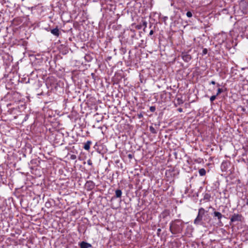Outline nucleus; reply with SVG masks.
I'll use <instances>...</instances> for the list:
<instances>
[{
	"label": "nucleus",
	"mask_w": 248,
	"mask_h": 248,
	"mask_svg": "<svg viewBox=\"0 0 248 248\" xmlns=\"http://www.w3.org/2000/svg\"><path fill=\"white\" fill-rule=\"evenodd\" d=\"M71 116L72 118L76 119L78 118V114L75 109H72L71 111Z\"/></svg>",
	"instance_id": "8"
},
{
	"label": "nucleus",
	"mask_w": 248,
	"mask_h": 248,
	"mask_svg": "<svg viewBox=\"0 0 248 248\" xmlns=\"http://www.w3.org/2000/svg\"><path fill=\"white\" fill-rule=\"evenodd\" d=\"M242 219V216L241 215L234 214L231 217V222L241 221Z\"/></svg>",
	"instance_id": "1"
},
{
	"label": "nucleus",
	"mask_w": 248,
	"mask_h": 248,
	"mask_svg": "<svg viewBox=\"0 0 248 248\" xmlns=\"http://www.w3.org/2000/svg\"><path fill=\"white\" fill-rule=\"evenodd\" d=\"M213 214L214 216L217 217V219L220 221L222 217V214L220 212L217 211H215Z\"/></svg>",
	"instance_id": "6"
},
{
	"label": "nucleus",
	"mask_w": 248,
	"mask_h": 248,
	"mask_svg": "<svg viewBox=\"0 0 248 248\" xmlns=\"http://www.w3.org/2000/svg\"><path fill=\"white\" fill-rule=\"evenodd\" d=\"M51 33L54 35L59 36L60 35V31L58 28H56L51 30Z\"/></svg>",
	"instance_id": "5"
},
{
	"label": "nucleus",
	"mask_w": 248,
	"mask_h": 248,
	"mask_svg": "<svg viewBox=\"0 0 248 248\" xmlns=\"http://www.w3.org/2000/svg\"><path fill=\"white\" fill-rule=\"evenodd\" d=\"M80 248H89L92 247V245L87 242L84 241L80 243Z\"/></svg>",
	"instance_id": "4"
},
{
	"label": "nucleus",
	"mask_w": 248,
	"mask_h": 248,
	"mask_svg": "<svg viewBox=\"0 0 248 248\" xmlns=\"http://www.w3.org/2000/svg\"><path fill=\"white\" fill-rule=\"evenodd\" d=\"M150 130L151 131V133H153V134H155V133H156V130L155 129V128L152 126H150Z\"/></svg>",
	"instance_id": "13"
},
{
	"label": "nucleus",
	"mask_w": 248,
	"mask_h": 248,
	"mask_svg": "<svg viewBox=\"0 0 248 248\" xmlns=\"http://www.w3.org/2000/svg\"><path fill=\"white\" fill-rule=\"evenodd\" d=\"M203 215L198 214L197 217L194 220V223L195 224H199L202 220Z\"/></svg>",
	"instance_id": "3"
},
{
	"label": "nucleus",
	"mask_w": 248,
	"mask_h": 248,
	"mask_svg": "<svg viewBox=\"0 0 248 248\" xmlns=\"http://www.w3.org/2000/svg\"><path fill=\"white\" fill-rule=\"evenodd\" d=\"M115 195L117 198H120L122 196V191L120 189H117L115 191Z\"/></svg>",
	"instance_id": "10"
},
{
	"label": "nucleus",
	"mask_w": 248,
	"mask_h": 248,
	"mask_svg": "<svg viewBox=\"0 0 248 248\" xmlns=\"http://www.w3.org/2000/svg\"><path fill=\"white\" fill-rule=\"evenodd\" d=\"M151 110V111L153 112L155 109H150Z\"/></svg>",
	"instance_id": "29"
},
{
	"label": "nucleus",
	"mask_w": 248,
	"mask_h": 248,
	"mask_svg": "<svg viewBox=\"0 0 248 248\" xmlns=\"http://www.w3.org/2000/svg\"><path fill=\"white\" fill-rule=\"evenodd\" d=\"M207 53V49L206 48H204L202 50L203 54H204V55L206 54Z\"/></svg>",
	"instance_id": "18"
},
{
	"label": "nucleus",
	"mask_w": 248,
	"mask_h": 248,
	"mask_svg": "<svg viewBox=\"0 0 248 248\" xmlns=\"http://www.w3.org/2000/svg\"><path fill=\"white\" fill-rule=\"evenodd\" d=\"M154 33V31L153 30H151L150 31V35H152Z\"/></svg>",
	"instance_id": "22"
},
{
	"label": "nucleus",
	"mask_w": 248,
	"mask_h": 248,
	"mask_svg": "<svg viewBox=\"0 0 248 248\" xmlns=\"http://www.w3.org/2000/svg\"><path fill=\"white\" fill-rule=\"evenodd\" d=\"M219 84H217V86H219Z\"/></svg>",
	"instance_id": "30"
},
{
	"label": "nucleus",
	"mask_w": 248,
	"mask_h": 248,
	"mask_svg": "<svg viewBox=\"0 0 248 248\" xmlns=\"http://www.w3.org/2000/svg\"><path fill=\"white\" fill-rule=\"evenodd\" d=\"M170 232H171V233H173V234H174V233H175V232H174V231H173V229H172V225H171L170 226Z\"/></svg>",
	"instance_id": "19"
},
{
	"label": "nucleus",
	"mask_w": 248,
	"mask_h": 248,
	"mask_svg": "<svg viewBox=\"0 0 248 248\" xmlns=\"http://www.w3.org/2000/svg\"><path fill=\"white\" fill-rule=\"evenodd\" d=\"M183 103V100L181 99L178 98H177L175 104L180 105V104H182Z\"/></svg>",
	"instance_id": "14"
},
{
	"label": "nucleus",
	"mask_w": 248,
	"mask_h": 248,
	"mask_svg": "<svg viewBox=\"0 0 248 248\" xmlns=\"http://www.w3.org/2000/svg\"><path fill=\"white\" fill-rule=\"evenodd\" d=\"M150 108H151V109H152V108H155V107H154V106H151V107Z\"/></svg>",
	"instance_id": "25"
},
{
	"label": "nucleus",
	"mask_w": 248,
	"mask_h": 248,
	"mask_svg": "<svg viewBox=\"0 0 248 248\" xmlns=\"http://www.w3.org/2000/svg\"><path fill=\"white\" fill-rule=\"evenodd\" d=\"M178 110H179V112H181L182 111L183 109H178Z\"/></svg>",
	"instance_id": "28"
},
{
	"label": "nucleus",
	"mask_w": 248,
	"mask_h": 248,
	"mask_svg": "<svg viewBox=\"0 0 248 248\" xmlns=\"http://www.w3.org/2000/svg\"><path fill=\"white\" fill-rule=\"evenodd\" d=\"M86 185L87 186L90 187L91 189L93 188L94 186V185L92 181H88L86 183Z\"/></svg>",
	"instance_id": "9"
},
{
	"label": "nucleus",
	"mask_w": 248,
	"mask_h": 248,
	"mask_svg": "<svg viewBox=\"0 0 248 248\" xmlns=\"http://www.w3.org/2000/svg\"><path fill=\"white\" fill-rule=\"evenodd\" d=\"M138 116H139V118H140L141 117H142V114L140 113V114H138Z\"/></svg>",
	"instance_id": "23"
},
{
	"label": "nucleus",
	"mask_w": 248,
	"mask_h": 248,
	"mask_svg": "<svg viewBox=\"0 0 248 248\" xmlns=\"http://www.w3.org/2000/svg\"><path fill=\"white\" fill-rule=\"evenodd\" d=\"M128 157L129 158L131 159L133 157V155L131 154H129L128 155Z\"/></svg>",
	"instance_id": "21"
},
{
	"label": "nucleus",
	"mask_w": 248,
	"mask_h": 248,
	"mask_svg": "<svg viewBox=\"0 0 248 248\" xmlns=\"http://www.w3.org/2000/svg\"><path fill=\"white\" fill-rule=\"evenodd\" d=\"M204 213H205V210L203 208H201L199 209L198 214L203 216L204 214Z\"/></svg>",
	"instance_id": "12"
},
{
	"label": "nucleus",
	"mask_w": 248,
	"mask_h": 248,
	"mask_svg": "<svg viewBox=\"0 0 248 248\" xmlns=\"http://www.w3.org/2000/svg\"><path fill=\"white\" fill-rule=\"evenodd\" d=\"M182 58L186 62H189L191 59V56L187 53H182Z\"/></svg>",
	"instance_id": "2"
},
{
	"label": "nucleus",
	"mask_w": 248,
	"mask_h": 248,
	"mask_svg": "<svg viewBox=\"0 0 248 248\" xmlns=\"http://www.w3.org/2000/svg\"><path fill=\"white\" fill-rule=\"evenodd\" d=\"M222 92H223V90L222 89L218 88V90H217V92L216 95L217 96L218 94H219Z\"/></svg>",
	"instance_id": "17"
},
{
	"label": "nucleus",
	"mask_w": 248,
	"mask_h": 248,
	"mask_svg": "<svg viewBox=\"0 0 248 248\" xmlns=\"http://www.w3.org/2000/svg\"><path fill=\"white\" fill-rule=\"evenodd\" d=\"M91 143L92 142L91 141H87L85 143L84 146V149L86 150H89L90 148V145H91Z\"/></svg>",
	"instance_id": "7"
},
{
	"label": "nucleus",
	"mask_w": 248,
	"mask_h": 248,
	"mask_svg": "<svg viewBox=\"0 0 248 248\" xmlns=\"http://www.w3.org/2000/svg\"><path fill=\"white\" fill-rule=\"evenodd\" d=\"M217 95L216 94V95H212L210 98V100L211 102H213L214 100H215V99L216 98Z\"/></svg>",
	"instance_id": "15"
},
{
	"label": "nucleus",
	"mask_w": 248,
	"mask_h": 248,
	"mask_svg": "<svg viewBox=\"0 0 248 248\" xmlns=\"http://www.w3.org/2000/svg\"><path fill=\"white\" fill-rule=\"evenodd\" d=\"M199 172L201 176H204L206 174V171L204 169H200Z\"/></svg>",
	"instance_id": "11"
},
{
	"label": "nucleus",
	"mask_w": 248,
	"mask_h": 248,
	"mask_svg": "<svg viewBox=\"0 0 248 248\" xmlns=\"http://www.w3.org/2000/svg\"><path fill=\"white\" fill-rule=\"evenodd\" d=\"M186 16L188 17H192V14L191 12L190 11H188L186 13Z\"/></svg>",
	"instance_id": "16"
},
{
	"label": "nucleus",
	"mask_w": 248,
	"mask_h": 248,
	"mask_svg": "<svg viewBox=\"0 0 248 248\" xmlns=\"http://www.w3.org/2000/svg\"><path fill=\"white\" fill-rule=\"evenodd\" d=\"M160 231H161V229H158V230H157V232H160Z\"/></svg>",
	"instance_id": "26"
},
{
	"label": "nucleus",
	"mask_w": 248,
	"mask_h": 248,
	"mask_svg": "<svg viewBox=\"0 0 248 248\" xmlns=\"http://www.w3.org/2000/svg\"><path fill=\"white\" fill-rule=\"evenodd\" d=\"M147 22L146 21H144L143 22V25L144 27V28L147 27ZM144 30H145V29H144Z\"/></svg>",
	"instance_id": "20"
},
{
	"label": "nucleus",
	"mask_w": 248,
	"mask_h": 248,
	"mask_svg": "<svg viewBox=\"0 0 248 248\" xmlns=\"http://www.w3.org/2000/svg\"><path fill=\"white\" fill-rule=\"evenodd\" d=\"M246 203L247 205H248V199L247 200Z\"/></svg>",
	"instance_id": "27"
},
{
	"label": "nucleus",
	"mask_w": 248,
	"mask_h": 248,
	"mask_svg": "<svg viewBox=\"0 0 248 248\" xmlns=\"http://www.w3.org/2000/svg\"><path fill=\"white\" fill-rule=\"evenodd\" d=\"M210 84H212L214 85V84H216V82H215V81H212L210 82Z\"/></svg>",
	"instance_id": "24"
}]
</instances>
